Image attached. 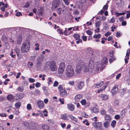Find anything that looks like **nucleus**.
<instances>
[{
	"label": "nucleus",
	"mask_w": 130,
	"mask_h": 130,
	"mask_svg": "<svg viewBox=\"0 0 130 130\" xmlns=\"http://www.w3.org/2000/svg\"><path fill=\"white\" fill-rule=\"evenodd\" d=\"M83 69H84V72H88L90 73L92 72V71H90L89 70V68L85 65L84 62L81 60L79 61L76 67V72L78 73H79Z\"/></svg>",
	"instance_id": "1"
},
{
	"label": "nucleus",
	"mask_w": 130,
	"mask_h": 130,
	"mask_svg": "<svg viewBox=\"0 0 130 130\" xmlns=\"http://www.w3.org/2000/svg\"><path fill=\"white\" fill-rule=\"evenodd\" d=\"M30 43L28 41L24 42L21 48V51L22 53H25L28 52L29 50Z\"/></svg>",
	"instance_id": "2"
},
{
	"label": "nucleus",
	"mask_w": 130,
	"mask_h": 130,
	"mask_svg": "<svg viewBox=\"0 0 130 130\" xmlns=\"http://www.w3.org/2000/svg\"><path fill=\"white\" fill-rule=\"evenodd\" d=\"M66 74L69 77H72L74 75V70L72 65L68 66L66 70Z\"/></svg>",
	"instance_id": "3"
},
{
	"label": "nucleus",
	"mask_w": 130,
	"mask_h": 130,
	"mask_svg": "<svg viewBox=\"0 0 130 130\" xmlns=\"http://www.w3.org/2000/svg\"><path fill=\"white\" fill-rule=\"evenodd\" d=\"M50 68L51 70L53 71H55L57 69V65L55 61H51L49 65Z\"/></svg>",
	"instance_id": "4"
},
{
	"label": "nucleus",
	"mask_w": 130,
	"mask_h": 130,
	"mask_svg": "<svg viewBox=\"0 0 130 130\" xmlns=\"http://www.w3.org/2000/svg\"><path fill=\"white\" fill-rule=\"evenodd\" d=\"M87 66L89 68V70L90 71H92V72L94 71V62L93 61L91 60H90Z\"/></svg>",
	"instance_id": "5"
},
{
	"label": "nucleus",
	"mask_w": 130,
	"mask_h": 130,
	"mask_svg": "<svg viewBox=\"0 0 130 130\" xmlns=\"http://www.w3.org/2000/svg\"><path fill=\"white\" fill-rule=\"evenodd\" d=\"M102 124L101 122H93L92 123V125L96 129H99L101 128Z\"/></svg>",
	"instance_id": "6"
},
{
	"label": "nucleus",
	"mask_w": 130,
	"mask_h": 130,
	"mask_svg": "<svg viewBox=\"0 0 130 130\" xmlns=\"http://www.w3.org/2000/svg\"><path fill=\"white\" fill-rule=\"evenodd\" d=\"M37 104L39 108L40 109H42L44 107V104L42 101H38L37 102Z\"/></svg>",
	"instance_id": "7"
},
{
	"label": "nucleus",
	"mask_w": 130,
	"mask_h": 130,
	"mask_svg": "<svg viewBox=\"0 0 130 130\" xmlns=\"http://www.w3.org/2000/svg\"><path fill=\"white\" fill-rule=\"evenodd\" d=\"M68 109L71 111H73L75 109L74 105L72 104H67Z\"/></svg>",
	"instance_id": "8"
},
{
	"label": "nucleus",
	"mask_w": 130,
	"mask_h": 130,
	"mask_svg": "<svg viewBox=\"0 0 130 130\" xmlns=\"http://www.w3.org/2000/svg\"><path fill=\"white\" fill-rule=\"evenodd\" d=\"M84 83L83 82L81 81L78 82L77 85V88L79 89H81L84 87Z\"/></svg>",
	"instance_id": "9"
},
{
	"label": "nucleus",
	"mask_w": 130,
	"mask_h": 130,
	"mask_svg": "<svg viewBox=\"0 0 130 130\" xmlns=\"http://www.w3.org/2000/svg\"><path fill=\"white\" fill-rule=\"evenodd\" d=\"M82 96L80 94H77L75 97V100L77 102H79L82 98Z\"/></svg>",
	"instance_id": "10"
},
{
	"label": "nucleus",
	"mask_w": 130,
	"mask_h": 130,
	"mask_svg": "<svg viewBox=\"0 0 130 130\" xmlns=\"http://www.w3.org/2000/svg\"><path fill=\"white\" fill-rule=\"evenodd\" d=\"M69 116H67L66 113H64L61 116V119L64 120H68L69 119Z\"/></svg>",
	"instance_id": "11"
},
{
	"label": "nucleus",
	"mask_w": 130,
	"mask_h": 130,
	"mask_svg": "<svg viewBox=\"0 0 130 130\" xmlns=\"http://www.w3.org/2000/svg\"><path fill=\"white\" fill-rule=\"evenodd\" d=\"M91 112L95 113H97L99 111V109L95 107H91Z\"/></svg>",
	"instance_id": "12"
},
{
	"label": "nucleus",
	"mask_w": 130,
	"mask_h": 130,
	"mask_svg": "<svg viewBox=\"0 0 130 130\" xmlns=\"http://www.w3.org/2000/svg\"><path fill=\"white\" fill-rule=\"evenodd\" d=\"M105 119L106 121L111 122V118L110 115L108 114L105 115Z\"/></svg>",
	"instance_id": "13"
},
{
	"label": "nucleus",
	"mask_w": 130,
	"mask_h": 130,
	"mask_svg": "<svg viewBox=\"0 0 130 130\" xmlns=\"http://www.w3.org/2000/svg\"><path fill=\"white\" fill-rule=\"evenodd\" d=\"M103 59L104 61L103 62V65L102 66V68L103 67V66L104 67H105L106 66V65H107L108 63V59L106 57H104Z\"/></svg>",
	"instance_id": "14"
},
{
	"label": "nucleus",
	"mask_w": 130,
	"mask_h": 130,
	"mask_svg": "<svg viewBox=\"0 0 130 130\" xmlns=\"http://www.w3.org/2000/svg\"><path fill=\"white\" fill-rule=\"evenodd\" d=\"M60 95L63 97H65L67 95L66 91L64 90V91L59 92Z\"/></svg>",
	"instance_id": "15"
},
{
	"label": "nucleus",
	"mask_w": 130,
	"mask_h": 130,
	"mask_svg": "<svg viewBox=\"0 0 130 130\" xmlns=\"http://www.w3.org/2000/svg\"><path fill=\"white\" fill-rule=\"evenodd\" d=\"M118 91V88L116 86H115L111 90V92L112 94L114 95L115 94L116 92Z\"/></svg>",
	"instance_id": "16"
},
{
	"label": "nucleus",
	"mask_w": 130,
	"mask_h": 130,
	"mask_svg": "<svg viewBox=\"0 0 130 130\" xmlns=\"http://www.w3.org/2000/svg\"><path fill=\"white\" fill-rule=\"evenodd\" d=\"M7 98L8 100L10 101H11L14 99L13 96L12 94H9L7 97Z\"/></svg>",
	"instance_id": "17"
},
{
	"label": "nucleus",
	"mask_w": 130,
	"mask_h": 130,
	"mask_svg": "<svg viewBox=\"0 0 130 130\" xmlns=\"http://www.w3.org/2000/svg\"><path fill=\"white\" fill-rule=\"evenodd\" d=\"M14 50L16 52L17 56H18L20 55V49L18 47L16 46L15 47Z\"/></svg>",
	"instance_id": "18"
},
{
	"label": "nucleus",
	"mask_w": 130,
	"mask_h": 130,
	"mask_svg": "<svg viewBox=\"0 0 130 130\" xmlns=\"http://www.w3.org/2000/svg\"><path fill=\"white\" fill-rule=\"evenodd\" d=\"M42 130H49V127L46 124H43L42 126Z\"/></svg>",
	"instance_id": "19"
},
{
	"label": "nucleus",
	"mask_w": 130,
	"mask_h": 130,
	"mask_svg": "<svg viewBox=\"0 0 130 130\" xmlns=\"http://www.w3.org/2000/svg\"><path fill=\"white\" fill-rule=\"evenodd\" d=\"M64 69L61 68H58V72L59 74H62L64 72Z\"/></svg>",
	"instance_id": "20"
},
{
	"label": "nucleus",
	"mask_w": 130,
	"mask_h": 130,
	"mask_svg": "<svg viewBox=\"0 0 130 130\" xmlns=\"http://www.w3.org/2000/svg\"><path fill=\"white\" fill-rule=\"evenodd\" d=\"M110 122L106 121L103 123V125L105 128H108L109 126V123Z\"/></svg>",
	"instance_id": "21"
},
{
	"label": "nucleus",
	"mask_w": 130,
	"mask_h": 130,
	"mask_svg": "<svg viewBox=\"0 0 130 130\" xmlns=\"http://www.w3.org/2000/svg\"><path fill=\"white\" fill-rule=\"evenodd\" d=\"M103 100H105L108 98V96L107 95L104 94H102L101 96Z\"/></svg>",
	"instance_id": "22"
},
{
	"label": "nucleus",
	"mask_w": 130,
	"mask_h": 130,
	"mask_svg": "<svg viewBox=\"0 0 130 130\" xmlns=\"http://www.w3.org/2000/svg\"><path fill=\"white\" fill-rule=\"evenodd\" d=\"M59 4L53 3L52 5V8L55 9L57 8L59 6Z\"/></svg>",
	"instance_id": "23"
},
{
	"label": "nucleus",
	"mask_w": 130,
	"mask_h": 130,
	"mask_svg": "<svg viewBox=\"0 0 130 130\" xmlns=\"http://www.w3.org/2000/svg\"><path fill=\"white\" fill-rule=\"evenodd\" d=\"M73 36L76 40H77L80 38V36L76 34H74L73 35Z\"/></svg>",
	"instance_id": "24"
},
{
	"label": "nucleus",
	"mask_w": 130,
	"mask_h": 130,
	"mask_svg": "<svg viewBox=\"0 0 130 130\" xmlns=\"http://www.w3.org/2000/svg\"><path fill=\"white\" fill-rule=\"evenodd\" d=\"M108 108L109 109H108V111H109V113H112L115 112V111L112 108L111 106L110 105H108Z\"/></svg>",
	"instance_id": "25"
},
{
	"label": "nucleus",
	"mask_w": 130,
	"mask_h": 130,
	"mask_svg": "<svg viewBox=\"0 0 130 130\" xmlns=\"http://www.w3.org/2000/svg\"><path fill=\"white\" fill-rule=\"evenodd\" d=\"M103 82H101L99 83H97V84H95V88H99V87H101L102 85L103 84Z\"/></svg>",
	"instance_id": "26"
},
{
	"label": "nucleus",
	"mask_w": 130,
	"mask_h": 130,
	"mask_svg": "<svg viewBox=\"0 0 130 130\" xmlns=\"http://www.w3.org/2000/svg\"><path fill=\"white\" fill-rule=\"evenodd\" d=\"M58 88L59 92L65 90V89L63 88V86L61 85H59L58 86Z\"/></svg>",
	"instance_id": "27"
},
{
	"label": "nucleus",
	"mask_w": 130,
	"mask_h": 130,
	"mask_svg": "<svg viewBox=\"0 0 130 130\" xmlns=\"http://www.w3.org/2000/svg\"><path fill=\"white\" fill-rule=\"evenodd\" d=\"M65 69V63L64 62H61L59 64V68Z\"/></svg>",
	"instance_id": "28"
},
{
	"label": "nucleus",
	"mask_w": 130,
	"mask_h": 130,
	"mask_svg": "<svg viewBox=\"0 0 130 130\" xmlns=\"http://www.w3.org/2000/svg\"><path fill=\"white\" fill-rule=\"evenodd\" d=\"M39 116L40 117H43V115L42 113V111L40 110L38 111L37 112V113H36V117Z\"/></svg>",
	"instance_id": "29"
},
{
	"label": "nucleus",
	"mask_w": 130,
	"mask_h": 130,
	"mask_svg": "<svg viewBox=\"0 0 130 130\" xmlns=\"http://www.w3.org/2000/svg\"><path fill=\"white\" fill-rule=\"evenodd\" d=\"M21 95L20 94H18L15 96V99L16 100H21L22 98L21 97Z\"/></svg>",
	"instance_id": "30"
},
{
	"label": "nucleus",
	"mask_w": 130,
	"mask_h": 130,
	"mask_svg": "<svg viewBox=\"0 0 130 130\" xmlns=\"http://www.w3.org/2000/svg\"><path fill=\"white\" fill-rule=\"evenodd\" d=\"M24 126L27 129L30 128V126L29 124L27 122H25L23 123Z\"/></svg>",
	"instance_id": "31"
},
{
	"label": "nucleus",
	"mask_w": 130,
	"mask_h": 130,
	"mask_svg": "<svg viewBox=\"0 0 130 130\" xmlns=\"http://www.w3.org/2000/svg\"><path fill=\"white\" fill-rule=\"evenodd\" d=\"M106 87V86H104L102 88H100V89L98 90L97 91L98 93H99L101 91H102L103 90H105Z\"/></svg>",
	"instance_id": "32"
},
{
	"label": "nucleus",
	"mask_w": 130,
	"mask_h": 130,
	"mask_svg": "<svg viewBox=\"0 0 130 130\" xmlns=\"http://www.w3.org/2000/svg\"><path fill=\"white\" fill-rule=\"evenodd\" d=\"M69 116L71 120L76 122L77 121V119L74 116H73L72 115H69Z\"/></svg>",
	"instance_id": "33"
},
{
	"label": "nucleus",
	"mask_w": 130,
	"mask_h": 130,
	"mask_svg": "<svg viewBox=\"0 0 130 130\" xmlns=\"http://www.w3.org/2000/svg\"><path fill=\"white\" fill-rule=\"evenodd\" d=\"M41 62L40 61H38L37 62L36 65V68L39 69V68H41Z\"/></svg>",
	"instance_id": "34"
},
{
	"label": "nucleus",
	"mask_w": 130,
	"mask_h": 130,
	"mask_svg": "<svg viewBox=\"0 0 130 130\" xmlns=\"http://www.w3.org/2000/svg\"><path fill=\"white\" fill-rule=\"evenodd\" d=\"M130 54V49H128L126 51V55L125 56V57H127L128 58H129V56Z\"/></svg>",
	"instance_id": "35"
},
{
	"label": "nucleus",
	"mask_w": 130,
	"mask_h": 130,
	"mask_svg": "<svg viewBox=\"0 0 130 130\" xmlns=\"http://www.w3.org/2000/svg\"><path fill=\"white\" fill-rule=\"evenodd\" d=\"M62 11V8L60 7L58 8L57 10V12L59 15L61 14Z\"/></svg>",
	"instance_id": "36"
},
{
	"label": "nucleus",
	"mask_w": 130,
	"mask_h": 130,
	"mask_svg": "<svg viewBox=\"0 0 130 130\" xmlns=\"http://www.w3.org/2000/svg\"><path fill=\"white\" fill-rule=\"evenodd\" d=\"M10 55L11 56L12 58H15L16 57V55L13 51V50H11V51L10 54Z\"/></svg>",
	"instance_id": "37"
},
{
	"label": "nucleus",
	"mask_w": 130,
	"mask_h": 130,
	"mask_svg": "<svg viewBox=\"0 0 130 130\" xmlns=\"http://www.w3.org/2000/svg\"><path fill=\"white\" fill-rule=\"evenodd\" d=\"M116 123V121L115 120H113L111 122V126L113 128H114L115 126Z\"/></svg>",
	"instance_id": "38"
},
{
	"label": "nucleus",
	"mask_w": 130,
	"mask_h": 130,
	"mask_svg": "<svg viewBox=\"0 0 130 130\" xmlns=\"http://www.w3.org/2000/svg\"><path fill=\"white\" fill-rule=\"evenodd\" d=\"M48 81L47 82V84L48 85H50L51 84L53 83V81L52 80L51 77H48Z\"/></svg>",
	"instance_id": "39"
},
{
	"label": "nucleus",
	"mask_w": 130,
	"mask_h": 130,
	"mask_svg": "<svg viewBox=\"0 0 130 130\" xmlns=\"http://www.w3.org/2000/svg\"><path fill=\"white\" fill-rule=\"evenodd\" d=\"M43 11V9L41 8H40L39 9H38V14L39 15H42V14Z\"/></svg>",
	"instance_id": "40"
},
{
	"label": "nucleus",
	"mask_w": 130,
	"mask_h": 130,
	"mask_svg": "<svg viewBox=\"0 0 130 130\" xmlns=\"http://www.w3.org/2000/svg\"><path fill=\"white\" fill-rule=\"evenodd\" d=\"M80 103L82 105H84L86 104L87 102L85 99H83L80 101Z\"/></svg>",
	"instance_id": "41"
},
{
	"label": "nucleus",
	"mask_w": 130,
	"mask_h": 130,
	"mask_svg": "<svg viewBox=\"0 0 130 130\" xmlns=\"http://www.w3.org/2000/svg\"><path fill=\"white\" fill-rule=\"evenodd\" d=\"M21 105V104L20 102H19L18 103H16L15 104V107L17 108H20Z\"/></svg>",
	"instance_id": "42"
},
{
	"label": "nucleus",
	"mask_w": 130,
	"mask_h": 130,
	"mask_svg": "<svg viewBox=\"0 0 130 130\" xmlns=\"http://www.w3.org/2000/svg\"><path fill=\"white\" fill-rule=\"evenodd\" d=\"M101 24V21H98L96 22L95 23V26L96 27H99Z\"/></svg>",
	"instance_id": "43"
},
{
	"label": "nucleus",
	"mask_w": 130,
	"mask_h": 130,
	"mask_svg": "<svg viewBox=\"0 0 130 130\" xmlns=\"http://www.w3.org/2000/svg\"><path fill=\"white\" fill-rule=\"evenodd\" d=\"M83 123L85 124L87 126H89L90 123L88 122V121L87 120L85 119L84 121H83Z\"/></svg>",
	"instance_id": "44"
},
{
	"label": "nucleus",
	"mask_w": 130,
	"mask_h": 130,
	"mask_svg": "<svg viewBox=\"0 0 130 130\" xmlns=\"http://www.w3.org/2000/svg\"><path fill=\"white\" fill-rule=\"evenodd\" d=\"M101 34H99L98 35H94L93 36V37L94 38H99L101 37Z\"/></svg>",
	"instance_id": "45"
},
{
	"label": "nucleus",
	"mask_w": 130,
	"mask_h": 130,
	"mask_svg": "<svg viewBox=\"0 0 130 130\" xmlns=\"http://www.w3.org/2000/svg\"><path fill=\"white\" fill-rule=\"evenodd\" d=\"M115 14H116V15L117 16H118L120 15H124L126 14V13L124 12L122 13H120L117 12H116L115 13Z\"/></svg>",
	"instance_id": "46"
},
{
	"label": "nucleus",
	"mask_w": 130,
	"mask_h": 130,
	"mask_svg": "<svg viewBox=\"0 0 130 130\" xmlns=\"http://www.w3.org/2000/svg\"><path fill=\"white\" fill-rule=\"evenodd\" d=\"M24 89L23 87H22L21 86H19L17 89V90L21 92H22L24 90Z\"/></svg>",
	"instance_id": "47"
},
{
	"label": "nucleus",
	"mask_w": 130,
	"mask_h": 130,
	"mask_svg": "<svg viewBox=\"0 0 130 130\" xmlns=\"http://www.w3.org/2000/svg\"><path fill=\"white\" fill-rule=\"evenodd\" d=\"M109 59V61L110 63L112 62L113 61L115 60H116V58L115 57H111Z\"/></svg>",
	"instance_id": "48"
},
{
	"label": "nucleus",
	"mask_w": 130,
	"mask_h": 130,
	"mask_svg": "<svg viewBox=\"0 0 130 130\" xmlns=\"http://www.w3.org/2000/svg\"><path fill=\"white\" fill-rule=\"evenodd\" d=\"M101 114L102 115H105L106 113V112L104 109H102L100 111Z\"/></svg>",
	"instance_id": "49"
},
{
	"label": "nucleus",
	"mask_w": 130,
	"mask_h": 130,
	"mask_svg": "<svg viewBox=\"0 0 130 130\" xmlns=\"http://www.w3.org/2000/svg\"><path fill=\"white\" fill-rule=\"evenodd\" d=\"M86 33L89 36H91L92 34V32L90 30H88L86 31Z\"/></svg>",
	"instance_id": "50"
},
{
	"label": "nucleus",
	"mask_w": 130,
	"mask_h": 130,
	"mask_svg": "<svg viewBox=\"0 0 130 130\" xmlns=\"http://www.w3.org/2000/svg\"><path fill=\"white\" fill-rule=\"evenodd\" d=\"M22 84L24 86H27L28 84V81H24L23 82Z\"/></svg>",
	"instance_id": "51"
},
{
	"label": "nucleus",
	"mask_w": 130,
	"mask_h": 130,
	"mask_svg": "<svg viewBox=\"0 0 130 130\" xmlns=\"http://www.w3.org/2000/svg\"><path fill=\"white\" fill-rule=\"evenodd\" d=\"M107 4L106 3V4L103 7V9L104 11L107 10L108 9V6L107 5Z\"/></svg>",
	"instance_id": "52"
},
{
	"label": "nucleus",
	"mask_w": 130,
	"mask_h": 130,
	"mask_svg": "<svg viewBox=\"0 0 130 130\" xmlns=\"http://www.w3.org/2000/svg\"><path fill=\"white\" fill-rule=\"evenodd\" d=\"M114 52L113 51L110 52L109 53V56L110 57H112L113 56V55Z\"/></svg>",
	"instance_id": "53"
},
{
	"label": "nucleus",
	"mask_w": 130,
	"mask_h": 130,
	"mask_svg": "<svg viewBox=\"0 0 130 130\" xmlns=\"http://www.w3.org/2000/svg\"><path fill=\"white\" fill-rule=\"evenodd\" d=\"M82 38L83 40L85 41H86L87 40V37L83 35L82 36Z\"/></svg>",
	"instance_id": "54"
},
{
	"label": "nucleus",
	"mask_w": 130,
	"mask_h": 130,
	"mask_svg": "<svg viewBox=\"0 0 130 130\" xmlns=\"http://www.w3.org/2000/svg\"><path fill=\"white\" fill-rule=\"evenodd\" d=\"M57 31L60 34L62 35L63 34V32H62V30L60 29H58L57 30Z\"/></svg>",
	"instance_id": "55"
},
{
	"label": "nucleus",
	"mask_w": 130,
	"mask_h": 130,
	"mask_svg": "<svg viewBox=\"0 0 130 130\" xmlns=\"http://www.w3.org/2000/svg\"><path fill=\"white\" fill-rule=\"evenodd\" d=\"M43 113H44V116L45 117H47L48 116L47 114V111L46 110H44L43 111Z\"/></svg>",
	"instance_id": "56"
},
{
	"label": "nucleus",
	"mask_w": 130,
	"mask_h": 130,
	"mask_svg": "<svg viewBox=\"0 0 130 130\" xmlns=\"http://www.w3.org/2000/svg\"><path fill=\"white\" fill-rule=\"evenodd\" d=\"M27 108L28 109L31 110V107L30 104H28L27 105Z\"/></svg>",
	"instance_id": "57"
},
{
	"label": "nucleus",
	"mask_w": 130,
	"mask_h": 130,
	"mask_svg": "<svg viewBox=\"0 0 130 130\" xmlns=\"http://www.w3.org/2000/svg\"><path fill=\"white\" fill-rule=\"evenodd\" d=\"M41 86V84L39 82H37L35 84V86L36 87L38 88L40 87Z\"/></svg>",
	"instance_id": "58"
},
{
	"label": "nucleus",
	"mask_w": 130,
	"mask_h": 130,
	"mask_svg": "<svg viewBox=\"0 0 130 130\" xmlns=\"http://www.w3.org/2000/svg\"><path fill=\"white\" fill-rule=\"evenodd\" d=\"M111 34V33L109 31L107 32L104 35L106 36L107 37L108 36L110 35Z\"/></svg>",
	"instance_id": "59"
},
{
	"label": "nucleus",
	"mask_w": 130,
	"mask_h": 130,
	"mask_svg": "<svg viewBox=\"0 0 130 130\" xmlns=\"http://www.w3.org/2000/svg\"><path fill=\"white\" fill-rule=\"evenodd\" d=\"M29 81L30 83H32L35 82V80L34 79L30 78L29 79Z\"/></svg>",
	"instance_id": "60"
},
{
	"label": "nucleus",
	"mask_w": 130,
	"mask_h": 130,
	"mask_svg": "<svg viewBox=\"0 0 130 130\" xmlns=\"http://www.w3.org/2000/svg\"><path fill=\"white\" fill-rule=\"evenodd\" d=\"M65 4L67 5H69V1L68 0H63Z\"/></svg>",
	"instance_id": "61"
},
{
	"label": "nucleus",
	"mask_w": 130,
	"mask_h": 130,
	"mask_svg": "<svg viewBox=\"0 0 130 130\" xmlns=\"http://www.w3.org/2000/svg\"><path fill=\"white\" fill-rule=\"evenodd\" d=\"M115 119L116 120H118L120 118V116L118 115H115Z\"/></svg>",
	"instance_id": "62"
},
{
	"label": "nucleus",
	"mask_w": 130,
	"mask_h": 130,
	"mask_svg": "<svg viewBox=\"0 0 130 130\" xmlns=\"http://www.w3.org/2000/svg\"><path fill=\"white\" fill-rule=\"evenodd\" d=\"M58 85V82L57 81H56L54 82V85H53V86H54V87H57V86Z\"/></svg>",
	"instance_id": "63"
},
{
	"label": "nucleus",
	"mask_w": 130,
	"mask_h": 130,
	"mask_svg": "<svg viewBox=\"0 0 130 130\" xmlns=\"http://www.w3.org/2000/svg\"><path fill=\"white\" fill-rule=\"evenodd\" d=\"M22 14L20 12H17L15 14V15L17 17H19L20 15H22Z\"/></svg>",
	"instance_id": "64"
}]
</instances>
